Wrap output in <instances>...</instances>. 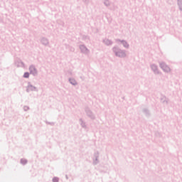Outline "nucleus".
<instances>
[{
  "label": "nucleus",
  "instance_id": "obj_1",
  "mask_svg": "<svg viewBox=\"0 0 182 182\" xmlns=\"http://www.w3.org/2000/svg\"><path fill=\"white\" fill-rule=\"evenodd\" d=\"M30 72L33 75H35V73H36V69H35V68L33 66H31V67H30Z\"/></svg>",
  "mask_w": 182,
  "mask_h": 182
},
{
  "label": "nucleus",
  "instance_id": "obj_2",
  "mask_svg": "<svg viewBox=\"0 0 182 182\" xmlns=\"http://www.w3.org/2000/svg\"><path fill=\"white\" fill-rule=\"evenodd\" d=\"M162 69H164V70H165L166 72H169L170 70V68L167 65H163Z\"/></svg>",
  "mask_w": 182,
  "mask_h": 182
},
{
  "label": "nucleus",
  "instance_id": "obj_3",
  "mask_svg": "<svg viewBox=\"0 0 182 182\" xmlns=\"http://www.w3.org/2000/svg\"><path fill=\"white\" fill-rule=\"evenodd\" d=\"M23 77H29V73H25L23 75Z\"/></svg>",
  "mask_w": 182,
  "mask_h": 182
},
{
  "label": "nucleus",
  "instance_id": "obj_4",
  "mask_svg": "<svg viewBox=\"0 0 182 182\" xmlns=\"http://www.w3.org/2000/svg\"><path fill=\"white\" fill-rule=\"evenodd\" d=\"M53 182H58V181H59V178L55 177V178H53Z\"/></svg>",
  "mask_w": 182,
  "mask_h": 182
},
{
  "label": "nucleus",
  "instance_id": "obj_5",
  "mask_svg": "<svg viewBox=\"0 0 182 182\" xmlns=\"http://www.w3.org/2000/svg\"><path fill=\"white\" fill-rule=\"evenodd\" d=\"M21 164H26L27 161H26V159H21Z\"/></svg>",
  "mask_w": 182,
  "mask_h": 182
},
{
  "label": "nucleus",
  "instance_id": "obj_6",
  "mask_svg": "<svg viewBox=\"0 0 182 182\" xmlns=\"http://www.w3.org/2000/svg\"><path fill=\"white\" fill-rule=\"evenodd\" d=\"M31 89H33V87H32V86H28V90H31Z\"/></svg>",
  "mask_w": 182,
  "mask_h": 182
},
{
  "label": "nucleus",
  "instance_id": "obj_7",
  "mask_svg": "<svg viewBox=\"0 0 182 182\" xmlns=\"http://www.w3.org/2000/svg\"><path fill=\"white\" fill-rule=\"evenodd\" d=\"M117 56H123V53H121L120 54H117Z\"/></svg>",
  "mask_w": 182,
  "mask_h": 182
},
{
  "label": "nucleus",
  "instance_id": "obj_8",
  "mask_svg": "<svg viewBox=\"0 0 182 182\" xmlns=\"http://www.w3.org/2000/svg\"><path fill=\"white\" fill-rule=\"evenodd\" d=\"M73 81H74L73 80H70L71 83H72V82H73Z\"/></svg>",
  "mask_w": 182,
  "mask_h": 182
},
{
  "label": "nucleus",
  "instance_id": "obj_9",
  "mask_svg": "<svg viewBox=\"0 0 182 182\" xmlns=\"http://www.w3.org/2000/svg\"><path fill=\"white\" fill-rule=\"evenodd\" d=\"M73 85H75V81L73 82Z\"/></svg>",
  "mask_w": 182,
  "mask_h": 182
},
{
  "label": "nucleus",
  "instance_id": "obj_10",
  "mask_svg": "<svg viewBox=\"0 0 182 182\" xmlns=\"http://www.w3.org/2000/svg\"><path fill=\"white\" fill-rule=\"evenodd\" d=\"M73 85H75V81L73 82Z\"/></svg>",
  "mask_w": 182,
  "mask_h": 182
}]
</instances>
